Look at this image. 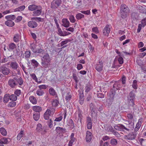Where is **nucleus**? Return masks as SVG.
I'll list each match as a JSON object with an SVG mask.
<instances>
[{
	"mask_svg": "<svg viewBox=\"0 0 146 146\" xmlns=\"http://www.w3.org/2000/svg\"><path fill=\"white\" fill-rule=\"evenodd\" d=\"M129 9L128 7L124 4H122L120 7L121 17L122 18H125L129 13Z\"/></svg>",
	"mask_w": 146,
	"mask_h": 146,
	"instance_id": "f257e3e1",
	"label": "nucleus"
},
{
	"mask_svg": "<svg viewBox=\"0 0 146 146\" xmlns=\"http://www.w3.org/2000/svg\"><path fill=\"white\" fill-rule=\"evenodd\" d=\"M50 58L48 54H45L42 58V65L45 68L48 67L50 65Z\"/></svg>",
	"mask_w": 146,
	"mask_h": 146,
	"instance_id": "f03ea898",
	"label": "nucleus"
},
{
	"mask_svg": "<svg viewBox=\"0 0 146 146\" xmlns=\"http://www.w3.org/2000/svg\"><path fill=\"white\" fill-rule=\"evenodd\" d=\"M39 46H37L34 43L31 44V50L35 53H37L42 52L43 50Z\"/></svg>",
	"mask_w": 146,
	"mask_h": 146,
	"instance_id": "7ed1b4c3",
	"label": "nucleus"
},
{
	"mask_svg": "<svg viewBox=\"0 0 146 146\" xmlns=\"http://www.w3.org/2000/svg\"><path fill=\"white\" fill-rule=\"evenodd\" d=\"M135 95L132 92H131L127 97L128 101L130 105L133 106L135 104L134 101L135 99Z\"/></svg>",
	"mask_w": 146,
	"mask_h": 146,
	"instance_id": "20e7f679",
	"label": "nucleus"
},
{
	"mask_svg": "<svg viewBox=\"0 0 146 146\" xmlns=\"http://www.w3.org/2000/svg\"><path fill=\"white\" fill-rule=\"evenodd\" d=\"M114 127L115 129L117 130L123 131H129V129L123 125L121 124L115 125L114 126Z\"/></svg>",
	"mask_w": 146,
	"mask_h": 146,
	"instance_id": "39448f33",
	"label": "nucleus"
},
{
	"mask_svg": "<svg viewBox=\"0 0 146 146\" xmlns=\"http://www.w3.org/2000/svg\"><path fill=\"white\" fill-rule=\"evenodd\" d=\"M17 80L16 78L14 77L9 80L8 84L11 87L14 88L17 85V83L16 81Z\"/></svg>",
	"mask_w": 146,
	"mask_h": 146,
	"instance_id": "423d86ee",
	"label": "nucleus"
},
{
	"mask_svg": "<svg viewBox=\"0 0 146 146\" xmlns=\"http://www.w3.org/2000/svg\"><path fill=\"white\" fill-rule=\"evenodd\" d=\"M36 130L37 131L40 132L42 135H44L46 132L45 129H42V125L40 123H38L37 124Z\"/></svg>",
	"mask_w": 146,
	"mask_h": 146,
	"instance_id": "0eeeda50",
	"label": "nucleus"
},
{
	"mask_svg": "<svg viewBox=\"0 0 146 146\" xmlns=\"http://www.w3.org/2000/svg\"><path fill=\"white\" fill-rule=\"evenodd\" d=\"M53 113L54 112H52L50 110L47 109L44 114V119L46 120L48 119L49 117L52 116Z\"/></svg>",
	"mask_w": 146,
	"mask_h": 146,
	"instance_id": "6e6552de",
	"label": "nucleus"
},
{
	"mask_svg": "<svg viewBox=\"0 0 146 146\" xmlns=\"http://www.w3.org/2000/svg\"><path fill=\"white\" fill-rule=\"evenodd\" d=\"M103 68V63L101 60H100L95 66V68L98 72L102 70Z\"/></svg>",
	"mask_w": 146,
	"mask_h": 146,
	"instance_id": "1a4fd4ad",
	"label": "nucleus"
},
{
	"mask_svg": "<svg viewBox=\"0 0 146 146\" xmlns=\"http://www.w3.org/2000/svg\"><path fill=\"white\" fill-rule=\"evenodd\" d=\"M92 137V133L89 131H87L86 133V139L87 142H89L91 140Z\"/></svg>",
	"mask_w": 146,
	"mask_h": 146,
	"instance_id": "9d476101",
	"label": "nucleus"
},
{
	"mask_svg": "<svg viewBox=\"0 0 146 146\" xmlns=\"http://www.w3.org/2000/svg\"><path fill=\"white\" fill-rule=\"evenodd\" d=\"M60 0H54L52 3V7L54 8H57L61 3Z\"/></svg>",
	"mask_w": 146,
	"mask_h": 146,
	"instance_id": "9b49d317",
	"label": "nucleus"
},
{
	"mask_svg": "<svg viewBox=\"0 0 146 146\" xmlns=\"http://www.w3.org/2000/svg\"><path fill=\"white\" fill-rule=\"evenodd\" d=\"M70 140L68 143V146H72L76 140V139L74 137V134L72 133L70 137Z\"/></svg>",
	"mask_w": 146,
	"mask_h": 146,
	"instance_id": "f8f14e48",
	"label": "nucleus"
},
{
	"mask_svg": "<svg viewBox=\"0 0 146 146\" xmlns=\"http://www.w3.org/2000/svg\"><path fill=\"white\" fill-rule=\"evenodd\" d=\"M42 8L41 7H38L36 10H35L33 12V16H38L41 14L42 11Z\"/></svg>",
	"mask_w": 146,
	"mask_h": 146,
	"instance_id": "ddd939ff",
	"label": "nucleus"
},
{
	"mask_svg": "<svg viewBox=\"0 0 146 146\" xmlns=\"http://www.w3.org/2000/svg\"><path fill=\"white\" fill-rule=\"evenodd\" d=\"M62 25L65 27H68L69 26L70 22L66 18L63 19L62 20Z\"/></svg>",
	"mask_w": 146,
	"mask_h": 146,
	"instance_id": "4468645a",
	"label": "nucleus"
},
{
	"mask_svg": "<svg viewBox=\"0 0 146 146\" xmlns=\"http://www.w3.org/2000/svg\"><path fill=\"white\" fill-rule=\"evenodd\" d=\"M92 126V122L91 118L90 117H87V126L88 129H91Z\"/></svg>",
	"mask_w": 146,
	"mask_h": 146,
	"instance_id": "2eb2a0df",
	"label": "nucleus"
},
{
	"mask_svg": "<svg viewBox=\"0 0 146 146\" xmlns=\"http://www.w3.org/2000/svg\"><path fill=\"white\" fill-rule=\"evenodd\" d=\"M136 135L133 133H130L124 136L125 139L127 140H132L135 139Z\"/></svg>",
	"mask_w": 146,
	"mask_h": 146,
	"instance_id": "dca6fc26",
	"label": "nucleus"
},
{
	"mask_svg": "<svg viewBox=\"0 0 146 146\" xmlns=\"http://www.w3.org/2000/svg\"><path fill=\"white\" fill-rule=\"evenodd\" d=\"M110 31V25H106L104 28L103 33L105 35H108L109 34Z\"/></svg>",
	"mask_w": 146,
	"mask_h": 146,
	"instance_id": "f3484780",
	"label": "nucleus"
},
{
	"mask_svg": "<svg viewBox=\"0 0 146 146\" xmlns=\"http://www.w3.org/2000/svg\"><path fill=\"white\" fill-rule=\"evenodd\" d=\"M8 139H7L4 137L0 140V146H3V144H7L9 143Z\"/></svg>",
	"mask_w": 146,
	"mask_h": 146,
	"instance_id": "a211bd4d",
	"label": "nucleus"
},
{
	"mask_svg": "<svg viewBox=\"0 0 146 146\" xmlns=\"http://www.w3.org/2000/svg\"><path fill=\"white\" fill-rule=\"evenodd\" d=\"M16 47L17 46L15 43H11L9 44L7 49L9 51H11L15 49Z\"/></svg>",
	"mask_w": 146,
	"mask_h": 146,
	"instance_id": "6ab92c4d",
	"label": "nucleus"
},
{
	"mask_svg": "<svg viewBox=\"0 0 146 146\" xmlns=\"http://www.w3.org/2000/svg\"><path fill=\"white\" fill-rule=\"evenodd\" d=\"M28 25L29 27L32 28L36 27L37 26V23L33 21L29 22Z\"/></svg>",
	"mask_w": 146,
	"mask_h": 146,
	"instance_id": "aec40b11",
	"label": "nucleus"
},
{
	"mask_svg": "<svg viewBox=\"0 0 146 146\" xmlns=\"http://www.w3.org/2000/svg\"><path fill=\"white\" fill-rule=\"evenodd\" d=\"M5 24L7 26L10 27H12L15 25V23L13 21L8 20L5 22Z\"/></svg>",
	"mask_w": 146,
	"mask_h": 146,
	"instance_id": "412c9836",
	"label": "nucleus"
},
{
	"mask_svg": "<svg viewBox=\"0 0 146 146\" xmlns=\"http://www.w3.org/2000/svg\"><path fill=\"white\" fill-rule=\"evenodd\" d=\"M29 100L30 102L33 104H36L37 101L36 98L33 96H30L29 98Z\"/></svg>",
	"mask_w": 146,
	"mask_h": 146,
	"instance_id": "4be33fe9",
	"label": "nucleus"
},
{
	"mask_svg": "<svg viewBox=\"0 0 146 146\" xmlns=\"http://www.w3.org/2000/svg\"><path fill=\"white\" fill-rule=\"evenodd\" d=\"M10 66L13 69L16 70L18 66V64L16 62L13 61L11 62Z\"/></svg>",
	"mask_w": 146,
	"mask_h": 146,
	"instance_id": "5701e85b",
	"label": "nucleus"
},
{
	"mask_svg": "<svg viewBox=\"0 0 146 146\" xmlns=\"http://www.w3.org/2000/svg\"><path fill=\"white\" fill-rule=\"evenodd\" d=\"M33 110L36 112L39 113L42 110V108L38 106H35L33 107Z\"/></svg>",
	"mask_w": 146,
	"mask_h": 146,
	"instance_id": "b1692460",
	"label": "nucleus"
},
{
	"mask_svg": "<svg viewBox=\"0 0 146 146\" xmlns=\"http://www.w3.org/2000/svg\"><path fill=\"white\" fill-rule=\"evenodd\" d=\"M3 74L4 75H7L10 72L9 69L7 68H3L2 70Z\"/></svg>",
	"mask_w": 146,
	"mask_h": 146,
	"instance_id": "393cba45",
	"label": "nucleus"
},
{
	"mask_svg": "<svg viewBox=\"0 0 146 146\" xmlns=\"http://www.w3.org/2000/svg\"><path fill=\"white\" fill-rule=\"evenodd\" d=\"M10 99V95L8 94H6L3 97V102L5 103H7Z\"/></svg>",
	"mask_w": 146,
	"mask_h": 146,
	"instance_id": "a878e982",
	"label": "nucleus"
},
{
	"mask_svg": "<svg viewBox=\"0 0 146 146\" xmlns=\"http://www.w3.org/2000/svg\"><path fill=\"white\" fill-rule=\"evenodd\" d=\"M55 130L56 132L59 134L62 133L64 131V129L63 128L59 127H56Z\"/></svg>",
	"mask_w": 146,
	"mask_h": 146,
	"instance_id": "bb28decb",
	"label": "nucleus"
},
{
	"mask_svg": "<svg viewBox=\"0 0 146 146\" xmlns=\"http://www.w3.org/2000/svg\"><path fill=\"white\" fill-rule=\"evenodd\" d=\"M79 95L80 96L79 103L80 104L82 105L84 103V96L83 93L82 94L80 93V94H79Z\"/></svg>",
	"mask_w": 146,
	"mask_h": 146,
	"instance_id": "cd10ccee",
	"label": "nucleus"
},
{
	"mask_svg": "<svg viewBox=\"0 0 146 146\" xmlns=\"http://www.w3.org/2000/svg\"><path fill=\"white\" fill-rule=\"evenodd\" d=\"M37 6L34 5H29L28 7V9L31 11H33L36 10L38 7Z\"/></svg>",
	"mask_w": 146,
	"mask_h": 146,
	"instance_id": "c85d7f7f",
	"label": "nucleus"
},
{
	"mask_svg": "<svg viewBox=\"0 0 146 146\" xmlns=\"http://www.w3.org/2000/svg\"><path fill=\"white\" fill-rule=\"evenodd\" d=\"M21 38V36L18 34H15L13 37V40L15 42H17Z\"/></svg>",
	"mask_w": 146,
	"mask_h": 146,
	"instance_id": "c756f323",
	"label": "nucleus"
},
{
	"mask_svg": "<svg viewBox=\"0 0 146 146\" xmlns=\"http://www.w3.org/2000/svg\"><path fill=\"white\" fill-rule=\"evenodd\" d=\"M0 132L3 136H5L7 135V132L3 127H2L0 128Z\"/></svg>",
	"mask_w": 146,
	"mask_h": 146,
	"instance_id": "7c9ffc66",
	"label": "nucleus"
},
{
	"mask_svg": "<svg viewBox=\"0 0 146 146\" xmlns=\"http://www.w3.org/2000/svg\"><path fill=\"white\" fill-rule=\"evenodd\" d=\"M40 117L39 113H33V117L34 119L36 121H37Z\"/></svg>",
	"mask_w": 146,
	"mask_h": 146,
	"instance_id": "2f4dec72",
	"label": "nucleus"
},
{
	"mask_svg": "<svg viewBox=\"0 0 146 146\" xmlns=\"http://www.w3.org/2000/svg\"><path fill=\"white\" fill-rule=\"evenodd\" d=\"M24 135V131H21L18 134L17 139L18 140H20L21 137L23 136Z\"/></svg>",
	"mask_w": 146,
	"mask_h": 146,
	"instance_id": "473e14b6",
	"label": "nucleus"
},
{
	"mask_svg": "<svg viewBox=\"0 0 146 146\" xmlns=\"http://www.w3.org/2000/svg\"><path fill=\"white\" fill-rule=\"evenodd\" d=\"M16 78L17 80H16V82L17 83V84H19L20 85H21L23 83V80L21 78H18L17 77H15Z\"/></svg>",
	"mask_w": 146,
	"mask_h": 146,
	"instance_id": "72a5a7b5",
	"label": "nucleus"
},
{
	"mask_svg": "<svg viewBox=\"0 0 146 146\" xmlns=\"http://www.w3.org/2000/svg\"><path fill=\"white\" fill-rule=\"evenodd\" d=\"M5 18L8 20L9 19L14 20L15 18V16L14 15H8L5 16Z\"/></svg>",
	"mask_w": 146,
	"mask_h": 146,
	"instance_id": "f704fd0d",
	"label": "nucleus"
},
{
	"mask_svg": "<svg viewBox=\"0 0 146 146\" xmlns=\"http://www.w3.org/2000/svg\"><path fill=\"white\" fill-rule=\"evenodd\" d=\"M105 129L107 131L109 132H112L114 130L113 128L111 126L108 125L107 127H105Z\"/></svg>",
	"mask_w": 146,
	"mask_h": 146,
	"instance_id": "c9c22d12",
	"label": "nucleus"
},
{
	"mask_svg": "<svg viewBox=\"0 0 146 146\" xmlns=\"http://www.w3.org/2000/svg\"><path fill=\"white\" fill-rule=\"evenodd\" d=\"M84 15L81 13H78L77 14L76 16V19L78 20L82 18H83Z\"/></svg>",
	"mask_w": 146,
	"mask_h": 146,
	"instance_id": "e433bc0d",
	"label": "nucleus"
},
{
	"mask_svg": "<svg viewBox=\"0 0 146 146\" xmlns=\"http://www.w3.org/2000/svg\"><path fill=\"white\" fill-rule=\"evenodd\" d=\"M44 93L43 91L40 89H38L36 91V94L39 96H42Z\"/></svg>",
	"mask_w": 146,
	"mask_h": 146,
	"instance_id": "4c0bfd02",
	"label": "nucleus"
},
{
	"mask_svg": "<svg viewBox=\"0 0 146 146\" xmlns=\"http://www.w3.org/2000/svg\"><path fill=\"white\" fill-rule=\"evenodd\" d=\"M17 99V97L15 94L10 96V100L11 101H15Z\"/></svg>",
	"mask_w": 146,
	"mask_h": 146,
	"instance_id": "58836bf2",
	"label": "nucleus"
},
{
	"mask_svg": "<svg viewBox=\"0 0 146 146\" xmlns=\"http://www.w3.org/2000/svg\"><path fill=\"white\" fill-rule=\"evenodd\" d=\"M25 6L24 5L20 6L16 9L15 10V11H22L25 9Z\"/></svg>",
	"mask_w": 146,
	"mask_h": 146,
	"instance_id": "ea45409f",
	"label": "nucleus"
},
{
	"mask_svg": "<svg viewBox=\"0 0 146 146\" xmlns=\"http://www.w3.org/2000/svg\"><path fill=\"white\" fill-rule=\"evenodd\" d=\"M117 143V141L116 139H112L110 140V144L113 146L116 145Z\"/></svg>",
	"mask_w": 146,
	"mask_h": 146,
	"instance_id": "a19ab883",
	"label": "nucleus"
},
{
	"mask_svg": "<svg viewBox=\"0 0 146 146\" xmlns=\"http://www.w3.org/2000/svg\"><path fill=\"white\" fill-rule=\"evenodd\" d=\"M50 94L52 96H55L56 93L55 90L52 88H50L49 90Z\"/></svg>",
	"mask_w": 146,
	"mask_h": 146,
	"instance_id": "79ce46f5",
	"label": "nucleus"
},
{
	"mask_svg": "<svg viewBox=\"0 0 146 146\" xmlns=\"http://www.w3.org/2000/svg\"><path fill=\"white\" fill-rule=\"evenodd\" d=\"M143 121V119L141 118L140 119L137 123L136 127L138 128H140Z\"/></svg>",
	"mask_w": 146,
	"mask_h": 146,
	"instance_id": "37998d69",
	"label": "nucleus"
},
{
	"mask_svg": "<svg viewBox=\"0 0 146 146\" xmlns=\"http://www.w3.org/2000/svg\"><path fill=\"white\" fill-rule=\"evenodd\" d=\"M47 124L49 127L50 128H51L52 127L53 122L52 120L51 119H49L47 122Z\"/></svg>",
	"mask_w": 146,
	"mask_h": 146,
	"instance_id": "c03bdc74",
	"label": "nucleus"
},
{
	"mask_svg": "<svg viewBox=\"0 0 146 146\" xmlns=\"http://www.w3.org/2000/svg\"><path fill=\"white\" fill-rule=\"evenodd\" d=\"M69 19L70 22L72 23H74L76 21V19L74 16L72 15H70Z\"/></svg>",
	"mask_w": 146,
	"mask_h": 146,
	"instance_id": "a18cd8bd",
	"label": "nucleus"
},
{
	"mask_svg": "<svg viewBox=\"0 0 146 146\" xmlns=\"http://www.w3.org/2000/svg\"><path fill=\"white\" fill-rule=\"evenodd\" d=\"M137 80H133V84H132V86L134 89H136L137 88Z\"/></svg>",
	"mask_w": 146,
	"mask_h": 146,
	"instance_id": "49530a36",
	"label": "nucleus"
},
{
	"mask_svg": "<svg viewBox=\"0 0 146 146\" xmlns=\"http://www.w3.org/2000/svg\"><path fill=\"white\" fill-rule=\"evenodd\" d=\"M16 104V102H11L8 104V106L10 107H14Z\"/></svg>",
	"mask_w": 146,
	"mask_h": 146,
	"instance_id": "de8ad7c7",
	"label": "nucleus"
},
{
	"mask_svg": "<svg viewBox=\"0 0 146 146\" xmlns=\"http://www.w3.org/2000/svg\"><path fill=\"white\" fill-rule=\"evenodd\" d=\"M115 95L114 92L110 91L108 94V96H109L110 98V100H112L113 98Z\"/></svg>",
	"mask_w": 146,
	"mask_h": 146,
	"instance_id": "09e8293b",
	"label": "nucleus"
},
{
	"mask_svg": "<svg viewBox=\"0 0 146 146\" xmlns=\"http://www.w3.org/2000/svg\"><path fill=\"white\" fill-rule=\"evenodd\" d=\"M32 20H35L38 21H43L44 19L40 17H33L31 18Z\"/></svg>",
	"mask_w": 146,
	"mask_h": 146,
	"instance_id": "8fccbe9b",
	"label": "nucleus"
},
{
	"mask_svg": "<svg viewBox=\"0 0 146 146\" xmlns=\"http://www.w3.org/2000/svg\"><path fill=\"white\" fill-rule=\"evenodd\" d=\"M21 91L17 89L14 92V94L15 95L17 96H19L21 94Z\"/></svg>",
	"mask_w": 146,
	"mask_h": 146,
	"instance_id": "3c124183",
	"label": "nucleus"
},
{
	"mask_svg": "<svg viewBox=\"0 0 146 146\" xmlns=\"http://www.w3.org/2000/svg\"><path fill=\"white\" fill-rule=\"evenodd\" d=\"M121 56H119L118 59V62L120 64H122L123 63V58Z\"/></svg>",
	"mask_w": 146,
	"mask_h": 146,
	"instance_id": "603ef678",
	"label": "nucleus"
},
{
	"mask_svg": "<svg viewBox=\"0 0 146 146\" xmlns=\"http://www.w3.org/2000/svg\"><path fill=\"white\" fill-rule=\"evenodd\" d=\"M80 12L86 15H89L90 14V10H87L86 11H80Z\"/></svg>",
	"mask_w": 146,
	"mask_h": 146,
	"instance_id": "864d4df0",
	"label": "nucleus"
},
{
	"mask_svg": "<svg viewBox=\"0 0 146 146\" xmlns=\"http://www.w3.org/2000/svg\"><path fill=\"white\" fill-rule=\"evenodd\" d=\"M58 104V102L57 99L53 100L52 102V105L54 106H56Z\"/></svg>",
	"mask_w": 146,
	"mask_h": 146,
	"instance_id": "5fc2aeb1",
	"label": "nucleus"
},
{
	"mask_svg": "<svg viewBox=\"0 0 146 146\" xmlns=\"http://www.w3.org/2000/svg\"><path fill=\"white\" fill-rule=\"evenodd\" d=\"M31 76L36 82H38V79L35 74H31Z\"/></svg>",
	"mask_w": 146,
	"mask_h": 146,
	"instance_id": "6e6d98bb",
	"label": "nucleus"
},
{
	"mask_svg": "<svg viewBox=\"0 0 146 146\" xmlns=\"http://www.w3.org/2000/svg\"><path fill=\"white\" fill-rule=\"evenodd\" d=\"M22 19V17L21 16H19L17 17L16 19L15 20V22L16 23H18L20 22Z\"/></svg>",
	"mask_w": 146,
	"mask_h": 146,
	"instance_id": "4d7b16f0",
	"label": "nucleus"
},
{
	"mask_svg": "<svg viewBox=\"0 0 146 146\" xmlns=\"http://www.w3.org/2000/svg\"><path fill=\"white\" fill-rule=\"evenodd\" d=\"M70 41L69 40L67 39L65 40L62 41L60 43L61 46H63L64 45L67 43L69 42Z\"/></svg>",
	"mask_w": 146,
	"mask_h": 146,
	"instance_id": "13d9d810",
	"label": "nucleus"
},
{
	"mask_svg": "<svg viewBox=\"0 0 146 146\" xmlns=\"http://www.w3.org/2000/svg\"><path fill=\"white\" fill-rule=\"evenodd\" d=\"M47 87V86L45 85H40L38 86V88H39V89L41 90L46 89Z\"/></svg>",
	"mask_w": 146,
	"mask_h": 146,
	"instance_id": "bf43d9fd",
	"label": "nucleus"
},
{
	"mask_svg": "<svg viewBox=\"0 0 146 146\" xmlns=\"http://www.w3.org/2000/svg\"><path fill=\"white\" fill-rule=\"evenodd\" d=\"M142 27H144L146 25V19H142L141 21Z\"/></svg>",
	"mask_w": 146,
	"mask_h": 146,
	"instance_id": "052dcab7",
	"label": "nucleus"
},
{
	"mask_svg": "<svg viewBox=\"0 0 146 146\" xmlns=\"http://www.w3.org/2000/svg\"><path fill=\"white\" fill-rule=\"evenodd\" d=\"M83 66L81 64H78L77 66V69L78 70H80L83 68Z\"/></svg>",
	"mask_w": 146,
	"mask_h": 146,
	"instance_id": "680f3d73",
	"label": "nucleus"
},
{
	"mask_svg": "<svg viewBox=\"0 0 146 146\" xmlns=\"http://www.w3.org/2000/svg\"><path fill=\"white\" fill-rule=\"evenodd\" d=\"M139 11L141 13H144L145 12V9L144 8L141 6L139 7Z\"/></svg>",
	"mask_w": 146,
	"mask_h": 146,
	"instance_id": "e2e57ef3",
	"label": "nucleus"
},
{
	"mask_svg": "<svg viewBox=\"0 0 146 146\" xmlns=\"http://www.w3.org/2000/svg\"><path fill=\"white\" fill-rule=\"evenodd\" d=\"M31 53L29 51L26 52L25 53V56L26 57L29 58L30 56Z\"/></svg>",
	"mask_w": 146,
	"mask_h": 146,
	"instance_id": "0e129e2a",
	"label": "nucleus"
},
{
	"mask_svg": "<svg viewBox=\"0 0 146 146\" xmlns=\"http://www.w3.org/2000/svg\"><path fill=\"white\" fill-rule=\"evenodd\" d=\"M92 31L93 32L96 33H99V31L98 28L97 27H95L92 29Z\"/></svg>",
	"mask_w": 146,
	"mask_h": 146,
	"instance_id": "69168bd1",
	"label": "nucleus"
},
{
	"mask_svg": "<svg viewBox=\"0 0 146 146\" xmlns=\"http://www.w3.org/2000/svg\"><path fill=\"white\" fill-rule=\"evenodd\" d=\"M83 36L86 38H89L90 36L87 33H86V32H84L82 34Z\"/></svg>",
	"mask_w": 146,
	"mask_h": 146,
	"instance_id": "338daca9",
	"label": "nucleus"
},
{
	"mask_svg": "<svg viewBox=\"0 0 146 146\" xmlns=\"http://www.w3.org/2000/svg\"><path fill=\"white\" fill-rule=\"evenodd\" d=\"M62 117L61 116H60L56 118L54 120V121L59 122L62 119Z\"/></svg>",
	"mask_w": 146,
	"mask_h": 146,
	"instance_id": "774afa93",
	"label": "nucleus"
}]
</instances>
